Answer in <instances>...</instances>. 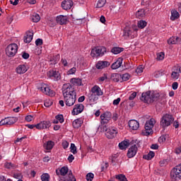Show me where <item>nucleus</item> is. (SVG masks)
Returning <instances> with one entry per match:
<instances>
[{
    "mask_svg": "<svg viewBox=\"0 0 181 181\" xmlns=\"http://www.w3.org/2000/svg\"><path fill=\"white\" fill-rule=\"evenodd\" d=\"M62 94L67 107H73L77 100V93L72 85H64Z\"/></svg>",
    "mask_w": 181,
    "mask_h": 181,
    "instance_id": "1",
    "label": "nucleus"
},
{
    "mask_svg": "<svg viewBox=\"0 0 181 181\" xmlns=\"http://www.w3.org/2000/svg\"><path fill=\"white\" fill-rule=\"evenodd\" d=\"M146 28V23H138L136 24H127L124 30L123 37L124 39H134V37H136L139 29H144Z\"/></svg>",
    "mask_w": 181,
    "mask_h": 181,
    "instance_id": "2",
    "label": "nucleus"
},
{
    "mask_svg": "<svg viewBox=\"0 0 181 181\" xmlns=\"http://www.w3.org/2000/svg\"><path fill=\"white\" fill-rule=\"evenodd\" d=\"M165 98V95H160L154 90H148L141 94L140 100L146 104H151L153 101H162Z\"/></svg>",
    "mask_w": 181,
    "mask_h": 181,
    "instance_id": "3",
    "label": "nucleus"
},
{
    "mask_svg": "<svg viewBox=\"0 0 181 181\" xmlns=\"http://www.w3.org/2000/svg\"><path fill=\"white\" fill-rule=\"evenodd\" d=\"M130 145H132V146L129 148L127 151V157L129 158H134V156L136 155L138 152V148L141 146V145L139 144V141H138L137 139L132 140L130 142Z\"/></svg>",
    "mask_w": 181,
    "mask_h": 181,
    "instance_id": "4",
    "label": "nucleus"
},
{
    "mask_svg": "<svg viewBox=\"0 0 181 181\" xmlns=\"http://www.w3.org/2000/svg\"><path fill=\"white\" fill-rule=\"evenodd\" d=\"M107 53V48L105 47H95L93 48L90 52V56L93 57H103V54Z\"/></svg>",
    "mask_w": 181,
    "mask_h": 181,
    "instance_id": "5",
    "label": "nucleus"
},
{
    "mask_svg": "<svg viewBox=\"0 0 181 181\" xmlns=\"http://www.w3.org/2000/svg\"><path fill=\"white\" fill-rule=\"evenodd\" d=\"M18 53V45L16 43L10 44L6 48V54L8 57H13Z\"/></svg>",
    "mask_w": 181,
    "mask_h": 181,
    "instance_id": "6",
    "label": "nucleus"
},
{
    "mask_svg": "<svg viewBox=\"0 0 181 181\" xmlns=\"http://www.w3.org/2000/svg\"><path fill=\"white\" fill-rule=\"evenodd\" d=\"M174 119L172 115L166 114L162 117L160 125L162 128H166V127H169L173 122Z\"/></svg>",
    "mask_w": 181,
    "mask_h": 181,
    "instance_id": "7",
    "label": "nucleus"
},
{
    "mask_svg": "<svg viewBox=\"0 0 181 181\" xmlns=\"http://www.w3.org/2000/svg\"><path fill=\"white\" fill-rule=\"evenodd\" d=\"M170 176L172 179H181V163L172 169Z\"/></svg>",
    "mask_w": 181,
    "mask_h": 181,
    "instance_id": "8",
    "label": "nucleus"
},
{
    "mask_svg": "<svg viewBox=\"0 0 181 181\" xmlns=\"http://www.w3.org/2000/svg\"><path fill=\"white\" fill-rule=\"evenodd\" d=\"M117 134H118V129L115 127L105 129V136L108 139H113L117 136Z\"/></svg>",
    "mask_w": 181,
    "mask_h": 181,
    "instance_id": "9",
    "label": "nucleus"
},
{
    "mask_svg": "<svg viewBox=\"0 0 181 181\" xmlns=\"http://www.w3.org/2000/svg\"><path fill=\"white\" fill-rule=\"evenodd\" d=\"M156 123L155 119L151 118L150 120L147 121L145 124V129L146 135H151L153 133L152 128L153 125Z\"/></svg>",
    "mask_w": 181,
    "mask_h": 181,
    "instance_id": "10",
    "label": "nucleus"
},
{
    "mask_svg": "<svg viewBox=\"0 0 181 181\" xmlns=\"http://www.w3.org/2000/svg\"><path fill=\"white\" fill-rule=\"evenodd\" d=\"M40 90L42 93H44V94H46V95H49V97H54V95H56V93L50 89L46 84L42 85Z\"/></svg>",
    "mask_w": 181,
    "mask_h": 181,
    "instance_id": "11",
    "label": "nucleus"
},
{
    "mask_svg": "<svg viewBox=\"0 0 181 181\" xmlns=\"http://www.w3.org/2000/svg\"><path fill=\"white\" fill-rule=\"evenodd\" d=\"M111 117H112V114L111 112H105L100 115L101 124L102 125H105V124H108L111 120Z\"/></svg>",
    "mask_w": 181,
    "mask_h": 181,
    "instance_id": "12",
    "label": "nucleus"
},
{
    "mask_svg": "<svg viewBox=\"0 0 181 181\" xmlns=\"http://www.w3.org/2000/svg\"><path fill=\"white\" fill-rule=\"evenodd\" d=\"M82 111H84V105L79 103L74 105V107L71 112L72 115H78L81 114Z\"/></svg>",
    "mask_w": 181,
    "mask_h": 181,
    "instance_id": "13",
    "label": "nucleus"
},
{
    "mask_svg": "<svg viewBox=\"0 0 181 181\" xmlns=\"http://www.w3.org/2000/svg\"><path fill=\"white\" fill-rule=\"evenodd\" d=\"M48 76L50 78H53L54 81H59L62 78V76H60V73L57 71H49L48 72Z\"/></svg>",
    "mask_w": 181,
    "mask_h": 181,
    "instance_id": "14",
    "label": "nucleus"
},
{
    "mask_svg": "<svg viewBox=\"0 0 181 181\" xmlns=\"http://www.w3.org/2000/svg\"><path fill=\"white\" fill-rule=\"evenodd\" d=\"M72 6H73V1L71 0H64L62 2V8L64 11H69L71 9Z\"/></svg>",
    "mask_w": 181,
    "mask_h": 181,
    "instance_id": "15",
    "label": "nucleus"
},
{
    "mask_svg": "<svg viewBox=\"0 0 181 181\" xmlns=\"http://www.w3.org/2000/svg\"><path fill=\"white\" fill-rule=\"evenodd\" d=\"M122 62H124V59L122 57H119L116 62L111 65L112 70H117V69H119V67L122 66Z\"/></svg>",
    "mask_w": 181,
    "mask_h": 181,
    "instance_id": "16",
    "label": "nucleus"
},
{
    "mask_svg": "<svg viewBox=\"0 0 181 181\" xmlns=\"http://www.w3.org/2000/svg\"><path fill=\"white\" fill-rule=\"evenodd\" d=\"M91 93H92V94H95L98 97H100V96H101V95H103L104 94V93L101 90V88H100V86H98L97 85L94 86L91 88Z\"/></svg>",
    "mask_w": 181,
    "mask_h": 181,
    "instance_id": "17",
    "label": "nucleus"
},
{
    "mask_svg": "<svg viewBox=\"0 0 181 181\" xmlns=\"http://www.w3.org/2000/svg\"><path fill=\"white\" fill-rule=\"evenodd\" d=\"M129 127L130 129L136 131L139 128V122L135 119H132L129 122Z\"/></svg>",
    "mask_w": 181,
    "mask_h": 181,
    "instance_id": "18",
    "label": "nucleus"
},
{
    "mask_svg": "<svg viewBox=\"0 0 181 181\" xmlns=\"http://www.w3.org/2000/svg\"><path fill=\"white\" fill-rule=\"evenodd\" d=\"M24 43H30L33 40V32L28 31L23 37Z\"/></svg>",
    "mask_w": 181,
    "mask_h": 181,
    "instance_id": "19",
    "label": "nucleus"
},
{
    "mask_svg": "<svg viewBox=\"0 0 181 181\" xmlns=\"http://www.w3.org/2000/svg\"><path fill=\"white\" fill-rule=\"evenodd\" d=\"M110 66V63L107 61H99L96 64V69L98 70H103V69H105V67H108Z\"/></svg>",
    "mask_w": 181,
    "mask_h": 181,
    "instance_id": "20",
    "label": "nucleus"
},
{
    "mask_svg": "<svg viewBox=\"0 0 181 181\" xmlns=\"http://www.w3.org/2000/svg\"><path fill=\"white\" fill-rule=\"evenodd\" d=\"M57 23H67L69 18L67 16L60 15L56 18Z\"/></svg>",
    "mask_w": 181,
    "mask_h": 181,
    "instance_id": "21",
    "label": "nucleus"
},
{
    "mask_svg": "<svg viewBox=\"0 0 181 181\" xmlns=\"http://www.w3.org/2000/svg\"><path fill=\"white\" fill-rule=\"evenodd\" d=\"M71 84L73 86H83V80L79 78H72L70 79Z\"/></svg>",
    "mask_w": 181,
    "mask_h": 181,
    "instance_id": "22",
    "label": "nucleus"
},
{
    "mask_svg": "<svg viewBox=\"0 0 181 181\" xmlns=\"http://www.w3.org/2000/svg\"><path fill=\"white\" fill-rule=\"evenodd\" d=\"M27 71L28 68H26V66H25V64L19 65L16 68V73H18V74H25V73Z\"/></svg>",
    "mask_w": 181,
    "mask_h": 181,
    "instance_id": "23",
    "label": "nucleus"
},
{
    "mask_svg": "<svg viewBox=\"0 0 181 181\" xmlns=\"http://www.w3.org/2000/svg\"><path fill=\"white\" fill-rule=\"evenodd\" d=\"M43 146L47 151H51V149H53V146H54V142L53 141H48L44 144Z\"/></svg>",
    "mask_w": 181,
    "mask_h": 181,
    "instance_id": "24",
    "label": "nucleus"
},
{
    "mask_svg": "<svg viewBox=\"0 0 181 181\" xmlns=\"http://www.w3.org/2000/svg\"><path fill=\"white\" fill-rule=\"evenodd\" d=\"M73 127L76 129H78L81 125H83V122L80 119H76L72 122Z\"/></svg>",
    "mask_w": 181,
    "mask_h": 181,
    "instance_id": "25",
    "label": "nucleus"
},
{
    "mask_svg": "<svg viewBox=\"0 0 181 181\" xmlns=\"http://www.w3.org/2000/svg\"><path fill=\"white\" fill-rule=\"evenodd\" d=\"M129 146V141H123L119 144V149L124 150L127 149V147Z\"/></svg>",
    "mask_w": 181,
    "mask_h": 181,
    "instance_id": "26",
    "label": "nucleus"
},
{
    "mask_svg": "<svg viewBox=\"0 0 181 181\" xmlns=\"http://www.w3.org/2000/svg\"><path fill=\"white\" fill-rule=\"evenodd\" d=\"M60 181H76V177L73 175V173L70 171L69 175L64 177V180H61Z\"/></svg>",
    "mask_w": 181,
    "mask_h": 181,
    "instance_id": "27",
    "label": "nucleus"
},
{
    "mask_svg": "<svg viewBox=\"0 0 181 181\" xmlns=\"http://www.w3.org/2000/svg\"><path fill=\"white\" fill-rule=\"evenodd\" d=\"M88 100L90 103H95V101L98 100V96L93 93H89L88 95Z\"/></svg>",
    "mask_w": 181,
    "mask_h": 181,
    "instance_id": "28",
    "label": "nucleus"
},
{
    "mask_svg": "<svg viewBox=\"0 0 181 181\" xmlns=\"http://www.w3.org/2000/svg\"><path fill=\"white\" fill-rule=\"evenodd\" d=\"M110 78L112 81L118 83L121 80V74H112Z\"/></svg>",
    "mask_w": 181,
    "mask_h": 181,
    "instance_id": "29",
    "label": "nucleus"
},
{
    "mask_svg": "<svg viewBox=\"0 0 181 181\" xmlns=\"http://www.w3.org/2000/svg\"><path fill=\"white\" fill-rule=\"evenodd\" d=\"M111 52L113 53V54H119V53L124 52V48L119 47H114L112 48Z\"/></svg>",
    "mask_w": 181,
    "mask_h": 181,
    "instance_id": "30",
    "label": "nucleus"
},
{
    "mask_svg": "<svg viewBox=\"0 0 181 181\" xmlns=\"http://www.w3.org/2000/svg\"><path fill=\"white\" fill-rule=\"evenodd\" d=\"M146 15L145 13V9L144 8H141L139 9L138 11H136V18H138L139 19H141V18H144Z\"/></svg>",
    "mask_w": 181,
    "mask_h": 181,
    "instance_id": "31",
    "label": "nucleus"
},
{
    "mask_svg": "<svg viewBox=\"0 0 181 181\" xmlns=\"http://www.w3.org/2000/svg\"><path fill=\"white\" fill-rule=\"evenodd\" d=\"M154 157H155V152L150 151L148 154L144 155L143 156V158L146 159V160H151V159H152Z\"/></svg>",
    "mask_w": 181,
    "mask_h": 181,
    "instance_id": "32",
    "label": "nucleus"
},
{
    "mask_svg": "<svg viewBox=\"0 0 181 181\" xmlns=\"http://www.w3.org/2000/svg\"><path fill=\"white\" fill-rule=\"evenodd\" d=\"M179 18V12L176 10H173L171 11V21H175V19H177Z\"/></svg>",
    "mask_w": 181,
    "mask_h": 181,
    "instance_id": "33",
    "label": "nucleus"
},
{
    "mask_svg": "<svg viewBox=\"0 0 181 181\" xmlns=\"http://www.w3.org/2000/svg\"><path fill=\"white\" fill-rule=\"evenodd\" d=\"M59 60H60V54H57L51 59L50 62L52 64H57Z\"/></svg>",
    "mask_w": 181,
    "mask_h": 181,
    "instance_id": "34",
    "label": "nucleus"
},
{
    "mask_svg": "<svg viewBox=\"0 0 181 181\" xmlns=\"http://www.w3.org/2000/svg\"><path fill=\"white\" fill-rule=\"evenodd\" d=\"M31 21H33V22H34L35 23H37V22L40 21V16H39V14L37 13H34L31 16Z\"/></svg>",
    "mask_w": 181,
    "mask_h": 181,
    "instance_id": "35",
    "label": "nucleus"
},
{
    "mask_svg": "<svg viewBox=\"0 0 181 181\" xmlns=\"http://www.w3.org/2000/svg\"><path fill=\"white\" fill-rule=\"evenodd\" d=\"M41 124L43 127V129H47V128H50L52 127V123L50 121H42Z\"/></svg>",
    "mask_w": 181,
    "mask_h": 181,
    "instance_id": "36",
    "label": "nucleus"
},
{
    "mask_svg": "<svg viewBox=\"0 0 181 181\" xmlns=\"http://www.w3.org/2000/svg\"><path fill=\"white\" fill-rule=\"evenodd\" d=\"M59 172L62 176H66V175H67V173H69V168L62 167L61 169H59Z\"/></svg>",
    "mask_w": 181,
    "mask_h": 181,
    "instance_id": "37",
    "label": "nucleus"
},
{
    "mask_svg": "<svg viewBox=\"0 0 181 181\" xmlns=\"http://www.w3.org/2000/svg\"><path fill=\"white\" fill-rule=\"evenodd\" d=\"M8 118V125H13L16 122H18V118L16 117H7Z\"/></svg>",
    "mask_w": 181,
    "mask_h": 181,
    "instance_id": "38",
    "label": "nucleus"
},
{
    "mask_svg": "<svg viewBox=\"0 0 181 181\" xmlns=\"http://www.w3.org/2000/svg\"><path fill=\"white\" fill-rule=\"evenodd\" d=\"M5 168L6 169H16V165H15V164L12 163H5L4 164Z\"/></svg>",
    "mask_w": 181,
    "mask_h": 181,
    "instance_id": "39",
    "label": "nucleus"
},
{
    "mask_svg": "<svg viewBox=\"0 0 181 181\" xmlns=\"http://www.w3.org/2000/svg\"><path fill=\"white\" fill-rule=\"evenodd\" d=\"M168 45H176L177 43V37H172L168 40Z\"/></svg>",
    "mask_w": 181,
    "mask_h": 181,
    "instance_id": "40",
    "label": "nucleus"
},
{
    "mask_svg": "<svg viewBox=\"0 0 181 181\" xmlns=\"http://www.w3.org/2000/svg\"><path fill=\"white\" fill-rule=\"evenodd\" d=\"M107 2V0H98L96 8H103L104 5H105V3Z\"/></svg>",
    "mask_w": 181,
    "mask_h": 181,
    "instance_id": "41",
    "label": "nucleus"
},
{
    "mask_svg": "<svg viewBox=\"0 0 181 181\" xmlns=\"http://www.w3.org/2000/svg\"><path fill=\"white\" fill-rule=\"evenodd\" d=\"M55 119L58 120L60 124H63L64 122V117L63 115H58L55 116Z\"/></svg>",
    "mask_w": 181,
    "mask_h": 181,
    "instance_id": "42",
    "label": "nucleus"
},
{
    "mask_svg": "<svg viewBox=\"0 0 181 181\" xmlns=\"http://www.w3.org/2000/svg\"><path fill=\"white\" fill-rule=\"evenodd\" d=\"M116 179L119 181H128V180H127V177L122 174L116 175Z\"/></svg>",
    "mask_w": 181,
    "mask_h": 181,
    "instance_id": "43",
    "label": "nucleus"
},
{
    "mask_svg": "<svg viewBox=\"0 0 181 181\" xmlns=\"http://www.w3.org/2000/svg\"><path fill=\"white\" fill-rule=\"evenodd\" d=\"M50 179V175H49L48 173H43L41 175V180L42 181H49Z\"/></svg>",
    "mask_w": 181,
    "mask_h": 181,
    "instance_id": "44",
    "label": "nucleus"
},
{
    "mask_svg": "<svg viewBox=\"0 0 181 181\" xmlns=\"http://www.w3.org/2000/svg\"><path fill=\"white\" fill-rule=\"evenodd\" d=\"M70 149L71 152L74 153V155H76V153H77V147L74 144H71Z\"/></svg>",
    "mask_w": 181,
    "mask_h": 181,
    "instance_id": "45",
    "label": "nucleus"
},
{
    "mask_svg": "<svg viewBox=\"0 0 181 181\" xmlns=\"http://www.w3.org/2000/svg\"><path fill=\"white\" fill-rule=\"evenodd\" d=\"M131 75H129V74H124L122 76L121 75V78L122 81H128Z\"/></svg>",
    "mask_w": 181,
    "mask_h": 181,
    "instance_id": "46",
    "label": "nucleus"
},
{
    "mask_svg": "<svg viewBox=\"0 0 181 181\" xmlns=\"http://www.w3.org/2000/svg\"><path fill=\"white\" fill-rule=\"evenodd\" d=\"M93 179H94V174L93 173H89L86 175L87 181H93Z\"/></svg>",
    "mask_w": 181,
    "mask_h": 181,
    "instance_id": "47",
    "label": "nucleus"
},
{
    "mask_svg": "<svg viewBox=\"0 0 181 181\" xmlns=\"http://www.w3.org/2000/svg\"><path fill=\"white\" fill-rule=\"evenodd\" d=\"M164 74H165V71L160 70L156 73L155 77H156V78H158L159 77H162V76H164Z\"/></svg>",
    "mask_w": 181,
    "mask_h": 181,
    "instance_id": "48",
    "label": "nucleus"
},
{
    "mask_svg": "<svg viewBox=\"0 0 181 181\" xmlns=\"http://www.w3.org/2000/svg\"><path fill=\"white\" fill-rule=\"evenodd\" d=\"M76 71H77V69H76V67H73L67 71V75L71 76V74H76Z\"/></svg>",
    "mask_w": 181,
    "mask_h": 181,
    "instance_id": "49",
    "label": "nucleus"
},
{
    "mask_svg": "<svg viewBox=\"0 0 181 181\" xmlns=\"http://www.w3.org/2000/svg\"><path fill=\"white\" fill-rule=\"evenodd\" d=\"M163 59H165V54L163 52L157 54V60H163Z\"/></svg>",
    "mask_w": 181,
    "mask_h": 181,
    "instance_id": "50",
    "label": "nucleus"
},
{
    "mask_svg": "<svg viewBox=\"0 0 181 181\" xmlns=\"http://www.w3.org/2000/svg\"><path fill=\"white\" fill-rule=\"evenodd\" d=\"M13 177L15 179H22L23 177V175H22V173H14L13 175Z\"/></svg>",
    "mask_w": 181,
    "mask_h": 181,
    "instance_id": "51",
    "label": "nucleus"
},
{
    "mask_svg": "<svg viewBox=\"0 0 181 181\" xmlns=\"http://www.w3.org/2000/svg\"><path fill=\"white\" fill-rule=\"evenodd\" d=\"M179 73L176 72V71H173L172 74H171V77L172 78H174L175 80H177V78H179Z\"/></svg>",
    "mask_w": 181,
    "mask_h": 181,
    "instance_id": "52",
    "label": "nucleus"
},
{
    "mask_svg": "<svg viewBox=\"0 0 181 181\" xmlns=\"http://www.w3.org/2000/svg\"><path fill=\"white\" fill-rule=\"evenodd\" d=\"M45 107H52V105H53V102L52 100H46L44 103Z\"/></svg>",
    "mask_w": 181,
    "mask_h": 181,
    "instance_id": "53",
    "label": "nucleus"
},
{
    "mask_svg": "<svg viewBox=\"0 0 181 181\" xmlns=\"http://www.w3.org/2000/svg\"><path fill=\"white\" fill-rule=\"evenodd\" d=\"M35 45H36V46H42V45H43V40H42L40 38H37L35 40Z\"/></svg>",
    "mask_w": 181,
    "mask_h": 181,
    "instance_id": "54",
    "label": "nucleus"
},
{
    "mask_svg": "<svg viewBox=\"0 0 181 181\" xmlns=\"http://www.w3.org/2000/svg\"><path fill=\"white\" fill-rule=\"evenodd\" d=\"M165 141H166V136H160L158 138V142L160 144H163V142H165Z\"/></svg>",
    "mask_w": 181,
    "mask_h": 181,
    "instance_id": "55",
    "label": "nucleus"
},
{
    "mask_svg": "<svg viewBox=\"0 0 181 181\" xmlns=\"http://www.w3.org/2000/svg\"><path fill=\"white\" fill-rule=\"evenodd\" d=\"M136 97V92H133L129 97V100L130 101H132Z\"/></svg>",
    "mask_w": 181,
    "mask_h": 181,
    "instance_id": "56",
    "label": "nucleus"
},
{
    "mask_svg": "<svg viewBox=\"0 0 181 181\" xmlns=\"http://www.w3.org/2000/svg\"><path fill=\"white\" fill-rule=\"evenodd\" d=\"M0 125L2 126V125H8V117L7 118H5L4 119H2L1 122H0Z\"/></svg>",
    "mask_w": 181,
    "mask_h": 181,
    "instance_id": "57",
    "label": "nucleus"
},
{
    "mask_svg": "<svg viewBox=\"0 0 181 181\" xmlns=\"http://www.w3.org/2000/svg\"><path fill=\"white\" fill-rule=\"evenodd\" d=\"M143 71H144V68L141 66H139L136 69V73H137V74H140V73H142Z\"/></svg>",
    "mask_w": 181,
    "mask_h": 181,
    "instance_id": "58",
    "label": "nucleus"
},
{
    "mask_svg": "<svg viewBox=\"0 0 181 181\" xmlns=\"http://www.w3.org/2000/svg\"><path fill=\"white\" fill-rule=\"evenodd\" d=\"M61 63L63 64V66H64V67H67L69 64V63L67 62V59L63 58L61 60Z\"/></svg>",
    "mask_w": 181,
    "mask_h": 181,
    "instance_id": "59",
    "label": "nucleus"
},
{
    "mask_svg": "<svg viewBox=\"0 0 181 181\" xmlns=\"http://www.w3.org/2000/svg\"><path fill=\"white\" fill-rule=\"evenodd\" d=\"M99 81H105L107 80V74H104L103 76L98 78Z\"/></svg>",
    "mask_w": 181,
    "mask_h": 181,
    "instance_id": "60",
    "label": "nucleus"
},
{
    "mask_svg": "<svg viewBox=\"0 0 181 181\" xmlns=\"http://www.w3.org/2000/svg\"><path fill=\"white\" fill-rule=\"evenodd\" d=\"M177 87H179V83L177 82H174L172 84V88L173 90H177Z\"/></svg>",
    "mask_w": 181,
    "mask_h": 181,
    "instance_id": "61",
    "label": "nucleus"
},
{
    "mask_svg": "<svg viewBox=\"0 0 181 181\" xmlns=\"http://www.w3.org/2000/svg\"><path fill=\"white\" fill-rule=\"evenodd\" d=\"M62 146L64 148V149H67V148H69V142L64 141L62 142Z\"/></svg>",
    "mask_w": 181,
    "mask_h": 181,
    "instance_id": "62",
    "label": "nucleus"
},
{
    "mask_svg": "<svg viewBox=\"0 0 181 181\" xmlns=\"http://www.w3.org/2000/svg\"><path fill=\"white\" fill-rule=\"evenodd\" d=\"M32 119H33V116L32 115H28L25 117V121H27V122H30Z\"/></svg>",
    "mask_w": 181,
    "mask_h": 181,
    "instance_id": "63",
    "label": "nucleus"
},
{
    "mask_svg": "<svg viewBox=\"0 0 181 181\" xmlns=\"http://www.w3.org/2000/svg\"><path fill=\"white\" fill-rule=\"evenodd\" d=\"M35 128H37V129H43V126L42 125V122L35 124Z\"/></svg>",
    "mask_w": 181,
    "mask_h": 181,
    "instance_id": "64",
    "label": "nucleus"
}]
</instances>
